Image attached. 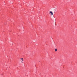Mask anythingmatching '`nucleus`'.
<instances>
[{
  "label": "nucleus",
  "mask_w": 77,
  "mask_h": 77,
  "mask_svg": "<svg viewBox=\"0 0 77 77\" xmlns=\"http://www.w3.org/2000/svg\"><path fill=\"white\" fill-rule=\"evenodd\" d=\"M55 51H57V49H55Z\"/></svg>",
  "instance_id": "nucleus-3"
},
{
  "label": "nucleus",
  "mask_w": 77,
  "mask_h": 77,
  "mask_svg": "<svg viewBox=\"0 0 77 77\" xmlns=\"http://www.w3.org/2000/svg\"><path fill=\"white\" fill-rule=\"evenodd\" d=\"M53 13V12H52V11H50V14H51V15H53V13Z\"/></svg>",
  "instance_id": "nucleus-1"
},
{
  "label": "nucleus",
  "mask_w": 77,
  "mask_h": 77,
  "mask_svg": "<svg viewBox=\"0 0 77 77\" xmlns=\"http://www.w3.org/2000/svg\"><path fill=\"white\" fill-rule=\"evenodd\" d=\"M20 60H21L22 61L21 62H23V58H21L20 59Z\"/></svg>",
  "instance_id": "nucleus-2"
}]
</instances>
